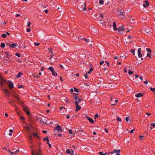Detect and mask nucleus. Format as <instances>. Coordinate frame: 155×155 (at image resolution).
I'll return each instance as SVG.
<instances>
[{
	"label": "nucleus",
	"instance_id": "26",
	"mask_svg": "<svg viewBox=\"0 0 155 155\" xmlns=\"http://www.w3.org/2000/svg\"><path fill=\"white\" fill-rule=\"evenodd\" d=\"M33 135L35 137H39L38 136V133H33Z\"/></svg>",
	"mask_w": 155,
	"mask_h": 155
},
{
	"label": "nucleus",
	"instance_id": "10",
	"mask_svg": "<svg viewBox=\"0 0 155 155\" xmlns=\"http://www.w3.org/2000/svg\"><path fill=\"white\" fill-rule=\"evenodd\" d=\"M86 117L91 124H93L94 123V120L91 118H90L87 116H86Z\"/></svg>",
	"mask_w": 155,
	"mask_h": 155
},
{
	"label": "nucleus",
	"instance_id": "54",
	"mask_svg": "<svg viewBox=\"0 0 155 155\" xmlns=\"http://www.w3.org/2000/svg\"><path fill=\"white\" fill-rule=\"evenodd\" d=\"M130 22H131V23H132L133 22L131 21V20H132V21H134V19L133 18H132V17H131L130 18Z\"/></svg>",
	"mask_w": 155,
	"mask_h": 155
},
{
	"label": "nucleus",
	"instance_id": "39",
	"mask_svg": "<svg viewBox=\"0 0 155 155\" xmlns=\"http://www.w3.org/2000/svg\"><path fill=\"white\" fill-rule=\"evenodd\" d=\"M71 152L70 153V155H74V151L72 149H71Z\"/></svg>",
	"mask_w": 155,
	"mask_h": 155
},
{
	"label": "nucleus",
	"instance_id": "34",
	"mask_svg": "<svg viewBox=\"0 0 155 155\" xmlns=\"http://www.w3.org/2000/svg\"><path fill=\"white\" fill-rule=\"evenodd\" d=\"M99 153L101 155H104L106 154V153H104L103 152H100Z\"/></svg>",
	"mask_w": 155,
	"mask_h": 155
},
{
	"label": "nucleus",
	"instance_id": "29",
	"mask_svg": "<svg viewBox=\"0 0 155 155\" xmlns=\"http://www.w3.org/2000/svg\"><path fill=\"white\" fill-rule=\"evenodd\" d=\"M2 36L3 38H5L7 37V35L6 34L4 33L2 35Z\"/></svg>",
	"mask_w": 155,
	"mask_h": 155
},
{
	"label": "nucleus",
	"instance_id": "33",
	"mask_svg": "<svg viewBox=\"0 0 155 155\" xmlns=\"http://www.w3.org/2000/svg\"><path fill=\"white\" fill-rule=\"evenodd\" d=\"M66 153H67L69 154L71 153L69 149H67L66 151Z\"/></svg>",
	"mask_w": 155,
	"mask_h": 155
},
{
	"label": "nucleus",
	"instance_id": "11",
	"mask_svg": "<svg viewBox=\"0 0 155 155\" xmlns=\"http://www.w3.org/2000/svg\"><path fill=\"white\" fill-rule=\"evenodd\" d=\"M81 6H82V7H83L84 6V8L83 9H82L81 8V7L80 6H79V10H81V11H84L85 10H86V5H85V3H84V4H83V6H82L81 5Z\"/></svg>",
	"mask_w": 155,
	"mask_h": 155
},
{
	"label": "nucleus",
	"instance_id": "15",
	"mask_svg": "<svg viewBox=\"0 0 155 155\" xmlns=\"http://www.w3.org/2000/svg\"><path fill=\"white\" fill-rule=\"evenodd\" d=\"M22 75H23V73L22 72H20L18 73L17 75L16 76V77L18 78H20L21 76Z\"/></svg>",
	"mask_w": 155,
	"mask_h": 155
},
{
	"label": "nucleus",
	"instance_id": "18",
	"mask_svg": "<svg viewBox=\"0 0 155 155\" xmlns=\"http://www.w3.org/2000/svg\"><path fill=\"white\" fill-rule=\"evenodd\" d=\"M43 141H49V140L48 139V137H46L45 138H44L43 139Z\"/></svg>",
	"mask_w": 155,
	"mask_h": 155
},
{
	"label": "nucleus",
	"instance_id": "3",
	"mask_svg": "<svg viewBox=\"0 0 155 155\" xmlns=\"http://www.w3.org/2000/svg\"><path fill=\"white\" fill-rule=\"evenodd\" d=\"M75 104L76 106V109L75 111H78L79 110L81 109V108L80 106H79L78 104V102L75 101Z\"/></svg>",
	"mask_w": 155,
	"mask_h": 155
},
{
	"label": "nucleus",
	"instance_id": "6",
	"mask_svg": "<svg viewBox=\"0 0 155 155\" xmlns=\"http://www.w3.org/2000/svg\"><path fill=\"white\" fill-rule=\"evenodd\" d=\"M23 110L25 112H26L27 115H30V111L26 107H24L23 108Z\"/></svg>",
	"mask_w": 155,
	"mask_h": 155
},
{
	"label": "nucleus",
	"instance_id": "36",
	"mask_svg": "<svg viewBox=\"0 0 155 155\" xmlns=\"http://www.w3.org/2000/svg\"><path fill=\"white\" fill-rule=\"evenodd\" d=\"M99 3L100 4H102L104 3V2L103 0H99Z\"/></svg>",
	"mask_w": 155,
	"mask_h": 155
},
{
	"label": "nucleus",
	"instance_id": "23",
	"mask_svg": "<svg viewBox=\"0 0 155 155\" xmlns=\"http://www.w3.org/2000/svg\"><path fill=\"white\" fill-rule=\"evenodd\" d=\"M93 68H91L89 70V71L88 72V73L89 74H91V72H92V71H93Z\"/></svg>",
	"mask_w": 155,
	"mask_h": 155
},
{
	"label": "nucleus",
	"instance_id": "43",
	"mask_svg": "<svg viewBox=\"0 0 155 155\" xmlns=\"http://www.w3.org/2000/svg\"><path fill=\"white\" fill-rule=\"evenodd\" d=\"M147 56L148 57H149L150 58H151V55L150 54H149V53H148L147 54Z\"/></svg>",
	"mask_w": 155,
	"mask_h": 155
},
{
	"label": "nucleus",
	"instance_id": "17",
	"mask_svg": "<svg viewBox=\"0 0 155 155\" xmlns=\"http://www.w3.org/2000/svg\"><path fill=\"white\" fill-rule=\"evenodd\" d=\"M74 99L75 100V101L76 100H78L77 98H78V95L77 94H75V93H74Z\"/></svg>",
	"mask_w": 155,
	"mask_h": 155
},
{
	"label": "nucleus",
	"instance_id": "60",
	"mask_svg": "<svg viewBox=\"0 0 155 155\" xmlns=\"http://www.w3.org/2000/svg\"><path fill=\"white\" fill-rule=\"evenodd\" d=\"M84 77L85 78H88V77L87 76V73H86V74H85V76H84Z\"/></svg>",
	"mask_w": 155,
	"mask_h": 155
},
{
	"label": "nucleus",
	"instance_id": "57",
	"mask_svg": "<svg viewBox=\"0 0 155 155\" xmlns=\"http://www.w3.org/2000/svg\"><path fill=\"white\" fill-rule=\"evenodd\" d=\"M138 52H141V48H139L138 50Z\"/></svg>",
	"mask_w": 155,
	"mask_h": 155
},
{
	"label": "nucleus",
	"instance_id": "35",
	"mask_svg": "<svg viewBox=\"0 0 155 155\" xmlns=\"http://www.w3.org/2000/svg\"><path fill=\"white\" fill-rule=\"evenodd\" d=\"M15 55L18 57H20V53H16V54H15Z\"/></svg>",
	"mask_w": 155,
	"mask_h": 155
},
{
	"label": "nucleus",
	"instance_id": "45",
	"mask_svg": "<svg viewBox=\"0 0 155 155\" xmlns=\"http://www.w3.org/2000/svg\"><path fill=\"white\" fill-rule=\"evenodd\" d=\"M98 115L97 114H96L94 117L95 119H96V118H98Z\"/></svg>",
	"mask_w": 155,
	"mask_h": 155
},
{
	"label": "nucleus",
	"instance_id": "58",
	"mask_svg": "<svg viewBox=\"0 0 155 155\" xmlns=\"http://www.w3.org/2000/svg\"><path fill=\"white\" fill-rule=\"evenodd\" d=\"M135 130V129H133L131 130V131H130V133H134V131Z\"/></svg>",
	"mask_w": 155,
	"mask_h": 155
},
{
	"label": "nucleus",
	"instance_id": "22",
	"mask_svg": "<svg viewBox=\"0 0 155 155\" xmlns=\"http://www.w3.org/2000/svg\"><path fill=\"white\" fill-rule=\"evenodd\" d=\"M0 46L2 48H3L5 46V44L3 43H1Z\"/></svg>",
	"mask_w": 155,
	"mask_h": 155
},
{
	"label": "nucleus",
	"instance_id": "1",
	"mask_svg": "<svg viewBox=\"0 0 155 155\" xmlns=\"http://www.w3.org/2000/svg\"><path fill=\"white\" fill-rule=\"evenodd\" d=\"M117 14L118 15L121 16V18H124V12H121L120 10L117 12Z\"/></svg>",
	"mask_w": 155,
	"mask_h": 155
},
{
	"label": "nucleus",
	"instance_id": "7",
	"mask_svg": "<svg viewBox=\"0 0 155 155\" xmlns=\"http://www.w3.org/2000/svg\"><path fill=\"white\" fill-rule=\"evenodd\" d=\"M54 130H57L58 131H62V129L61 127L59 125H58L54 128Z\"/></svg>",
	"mask_w": 155,
	"mask_h": 155
},
{
	"label": "nucleus",
	"instance_id": "21",
	"mask_svg": "<svg viewBox=\"0 0 155 155\" xmlns=\"http://www.w3.org/2000/svg\"><path fill=\"white\" fill-rule=\"evenodd\" d=\"M52 74L54 76H58V74L57 72L55 71L53 72L52 73Z\"/></svg>",
	"mask_w": 155,
	"mask_h": 155
},
{
	"label": "nucleus",
	"instance_id": "44",
	"mask_svg": "<svg viewBox=\"0 0 155 155\" xmlns=\"http://www.w3.org/2000/svg\"><path fill=\"white\" fill-rule=\"evenodd\" d=\"M84 40H85L86 43H88L89 42V40L87 38H84Z\"/></svg>",
	"mask_w": 155,
	"mask_h": 155
},
{
	"label": "nucleus",
	"instance_id": "16",
	"mask_svg": "<svg viewBox=\"0 0 155 155\" xmlns=\"http://www.w3.org/2000/svg\"><path fill=\"white\" fill-rule=\"evenodd\" d=\"M13 97L15 98H16L17 100L18 101H20L19 100V97H18V95H17V94H14L13 95Z\"/></svg>",
	"mask_w": 155,
	"mask_h": 155
},
{
	"label": "nucleus",
	"instance_id": "28",
	"mask_svg": "<svg viewBox=\"0 0 155 155\" xmlns=\"http://www.w3.org/2000/svg\"><path fill=\"white\" fill-rule=\"evenodd\" d=\"M147 51L149 53H151V49L150 48H147Z\"/></svg>",
	"mask_w": 155,
	"mask_h": 155
},
{
	"label": "nucleus",
	"instance_id": "5",
	"mask_svg": "<svg viewBox=\"0 0 155 155\" xmlns=\"http://www.w3.org/2000/svg\"><path fill=\"white\" fill-rule=\"evenodd\" d=\"M0 78L2 80V81L0 82V85L2 87L3 86L4 84V83H3V82L4 81V83H6L7 81L6 80H4L3 78H2V77L1 75H0Z\"/></svg>",
	"mask_w": 155,
	"mask_h": 155
},
{
	"label": "nucleus",
	"instance_id": "50",
	"mask_svg": "<svg viewBox=\"0 0 155 155\" xmlns=\"http://www.w3.org/2000/svg\"><path fill=\"white\" fill-rule=\"evenodd\" d=\"M31 23L30 22H28V27L29 28H30V25L31 24Z\"/></svg>",
	"mask_w": 155,
	"mask_h": 155
},
{
	"label": "nucleus",
	"instance_id": "47",
	"mask_svg": "<svg viewBox=\"0 0 155 155\" xmlns=\"http://www.w3.org/2000/svg\"><path fill=\"white\" fill-rule=\"evenodd\" d=\"M104 63V61H101L100 62V64L101 65H102Z\"/></svg>",
	"mask_w": 155,
	"mask_h": 155
},
{
	"label": "nucleus",
	"instance_id": "51",
	"mask_svg": "<svg viewBox=\"0 0 155 155\" xmlns=\"http://www.w3.org/2000/svg\"><path fill=\"white\" fill-rule=\"evenodd\" d=\"M128 73L129 74H133V72L130 71H128Z\"/></svg>",
	"mask_w": 155,
	"mask_h": 155
},
{
	"label": "nucleus",
	"instance_id": "48",
	"mask_svg": "<svg viewBox=\"0 0 155 155\" xmlns=\"http://www.w3.org/2000/svg\"><path fill=\"white\" fill-rule=\"evenodd\" d=\"M118 29H122L123 30H125V28H124V27L123 26H121L119 28H118Z\"/></svg>",
	"mask_w": 155,
	"mask_h": 155
},
{
	"label": "nucleus",
	"instance_id": "49",
	"mask_svg": "<svg viewBox=\"0 0 155 155\" xmlns=\"http://www.w3.org/2000/svg\"><path fill=\"white\" fill-rule=\"evenodd\" d=\"M40 45V43L35 42L34 43V45L35 46H38Z\"/></svg>",
	"mask_w": 155,
	"mask_h": 155
},
{
	"label": "nucleus",
	"instance_id": "19",
	"mask_svg": "<svg viewBox=\"0 0 155 155\" xmlns=\"http://www.w3.org/2000/svg\"><path fill=\"white\" fill-rule=\"evenodd\" d=\"M118 32L120 34H122L124 31H125L124 30H123L122 29H118Z\"/></svg>",
	"mask_w": 155,
	"mask_h": 155
},
{
	"label": "nucleus",
	"instance_id": "52",
	"mask_svg": "<svg viewBox=\"0 0 155 155\" xmlns=\"http://www.w3.org/2000/svg\"><path fill=\"white\" fill-rule=\"evenodd\" d=\"M20 119L22 121H23V120H25V118L23 117H21L20 118Z\"/></svg>",
	"mask_w": 155,
	"mask_h": 155
},
{
	"label": "nucleus",
	"instance_id": "46",
	"mask_svg": "<svg viewBox=\"0 0 155 155\" xmlns=\"http://www.w3.org/2000/svg\"><path fill=\"white\" fill-rule=\"evenodd\" d=\"M6 54L7 56V57H8V56H11V55H9L8 54V52H6L5 53Z\"/></svg>",
	"mask_w": 155,
	"mask_h": 155
},
{
	"label": "nucleus",
	"instance_id": "62",
	"mask_svg": "<svg viewBox=\"0 0 155 155\" xmlns=\"http://www.w3.org/2000/svg\"><path fill=\"white\" fill-rule=\"evenodd\" d=\"M148 81H144V83L145 84H147L148 83Z\"/></svg>",
	"mask_w": 155,
	"mask_h": 155
},
{
	"label": "nucleus",
	"instance_id": "59",
	"mask_svg": "<svg viewBox=\"0 0 155 155\" xmlns=\"http://www.w3.org/2000/svg\"><path fill=\"white\" fill-rule=\"evenodd\" d=\"M21 15L19 14H17L15 15L16 17H18L20 16Z\"/></svg>",
	"mask_w": 155,
	"mask_h": 155
},
{
	"label": "nucleus",
	"instance_id": "53",
	"mask_svg": "<svg viewBox=\"0 0 155 155\" xmlns=\"http://www.w3.org/2000/svg\"><path fill=\"white\" fill-rule=\"evenodd\" d=\"M22 87H23V86L22 85H19L18 86V88H21Z\"/></svg>",
	"mask_w": 155,
	"mask_h": 155
},
{
	"label": "nucleus",
	"instance_id": "40",
	"mask_svg": "<svg viewBox=\"0 0 155 155\" xmlns=\"http://www.w3.org/2000/svg\"><path fill=\"white\" fill-rule=\"evenodd\" d=\"M8 152H9V153H10L12 155H13V154H15V152H12L11 151H10L9 150H8Z\"/></svg>",
	"mask_w": 155,
	"mask_h": 155
},
{
	"label": "nucleus",
	"instance_id": "56",
	"mask_svg": "<svg viewBox=\"0 0 155 155\" xmlns=\"http://www.w3.org/2000/svg\"><path fill=\"white\" fill-rule=\"evenodd\" d=\"M140 139L143 140V136H140Z\"/></svg>",
	"mask_w": 155,
	"mask_h": 155
},
{
	"label": "nucleus",
	"instance_id": "12",
	"mask_svg": "<svg viewBox=\"0 0 155 155\" xmlns=\"http://www.w3.org/2000/svg\"><path fill=\"white\" fill-rule=\"evenodd\" d=\"M113 27H114V29L115 31H117V30H118V28H117L116 26V22L115 21H114L113 22Z\"/></svg>",
	"mask_w": 155,
	"mask_h": 155
},
{
	"label": "nucleus",
	"instance_id": "42",
	"mask_svg": "<svg viewBox=\"0 0 155 155\" xmlns=\"http://www.w3.org/2000/svg\"><path fill=\"white\" fill-rule=\"evenodd\" d=\"M117 120L118 121L121 122V119L120 117H118L117 118Z\"/></svg>",
	"mask_w": 155,
	"mask_h": 155
},
{
	"label": "nucleus",
	"instance_id": "27",
	"mask_svg": "<svg viewBox=\"0 0 155 155\" xmlns=\"http://www.w3.org/2000/svg\"><path fill=\"white\" fill-rule=\"evenodd\" d=\"M150 90L152 91L153 92H155V88H152L151 87H150Z\"/></svg>",
	"mask_w": 155,
	"mask_h": 155
},
{
	"label": "nucleus",
	"instance_id": "37",
	"mask_svg": "<svg viewBox=\"0 0 155 155\" xmlns=\"http://www.w3.org/2000/svg\"><path fill=\"white\" fill-rule=\"evenodd\" d=\"M69 133L70 134H73V132L72 131V130L71 129H70L68 130Z\"/></svg>",
	"mask_w": 155,
	"mask_h": 155
},
{
	"label": "nucleus",
	"instance_id": "31",
	"mask_svg": "<svg viewBox=\"0 0 155 155\" xmlns=\"http://www.w3.org/2000/svg\"><path fill=\"white\" fill-rule=\"evenodd\" d=\"M104 16V15L102 14H100V16L99 17V18H101V19H102L103 18V17Z\"/></svg>",
	"mask_w": 155,
	"mask_h": 155
},
{
	"label": "nucleus",
	"instance_id": "41",
	"mask_svg": "<svg viewBox=\"0 0 155 155\" xmlns=\"http://www.w3.org/2000/svg\"><path fill=\"white\" fill-rule=\"evenodd\" d=\"M37 155H41V153L40 150L36 152Z\"/></svg>",
	"mask_w": 155,
	"mask_h": 155
},
{
	"label": "nucleus",
	"instance_id": "30",
	"mask_svg": "<svg viewBox=\"0 0 155 155\" xmlns=\"http://www.w3.org/2000/svg\"><path fill=\"white\" fill-rule=\"evenodd\" d=\"M48 69L50 70L51 71L54 70V68L52 66H51V67H50L49 68H48Z\"/></svg>",
	"mask_w": 155,
	"mask_h": 155
},
{
	"label": "nucleus",
	"instance_id": "61",
	"mask_svg": "<svg viewBox=\"0 0 155 155\" xmlns=\"http://www.w3.org/2000/svg\"><path fill=\"white\" fill-rule=\"evenodd\" d=\"M146 114H147V115H148V116H150V115H151V113H148V112L146 113Z\"/></svg>",
	"mask_w": 155,
	"mask_h": 155
},
{
	"label": "nucleus",
	"instance_id": "13",
	"mask_svg": "<svg viewBox=\"0 0 155 155\" xmlns=\"http://www.w3.org/2000/svg\"><path fill=\"white\" fill-rule=\"evenodd\" d=\"M143 96V94L141 93L137 94L135 95V96L137 97H139Z\"/></svg>",
	"mask_w": 155,
	"mask_h": 155
},
{
	"label": "nucleus",
	"instance_id": "4",
	"mask_svg": "<svg viewBox=\"0 0 155 155\" xmlns=\"http://www.w3.org/2000/svg\"><path fill=\"white\" fill-rule=\"evenodd\" d=\"M8 82H9V83L8 84V85L9 88L11 89L13 88L14 86L13 84L12 83V81H8Z\"/></svg>",
	"mask_w": 155,
	"mask_h": 155
},
{
	"label": "nucleus",
	"instance_id": "2",
	"mask_svg": "<svg viewBox=\"0 0 155 155\" xmlns=\"http://www.w3.org/2000/svg\"><path fill=\"white\" fill-rule=\"evenodd\" d=\"M8 45L9 47L12 48H15V47L18 46V44L17 43H13L12 44L9 43L6 45Z\"/></svg>",
	"mask_w": 155,
	"mask_h": 155
},
{
	"label": "nucleus",
	"instance_id": "20",
	"mask_svg": "<svg viewBox=\"0 0 155 155\" xmlns=\"http://www.w3.org/2000/svg\"><path fill=\"white\" fill-rule=\"evenodd\" d=\"M29 142L30 143H32V139L31 136H30L29 137Z\"/></svg>",
	"mask_w": 155,
	"mask_h": 155
},
{
	"label": "nucleus",
	"instance_id": "24",
	"mask_svg": "<svg viewBox=\"0 0 155 155\" xmlns=\"http://www.w3.org/2000/svg\"><path fill=\"white\" fill-rule=\"evenodd\" d=\"M130 52H131L132 53L133 55L135 54V53H134L135 50L134 49H131V50L130 51Z\"/></svg>",
	"mask_w": 155,
	"mask_h": 155
},
{
	"label": "nucleus",
	"instance_id": "25",
	"mask_svg": "<svg viewBox=\"0 0 155 155\" xmlns=\"http://www.w3.org/2000/svg\"><path fill=\"white\" fill-rule=\"evenodd\" d=\"M138 57L140 58H141L142 57V54L141 52H138Z\"/></svg>",
	"mask_w": 155,
	"mask_h": 155
},
{
	"label": "nucleus",
	"instance_id": "8",
	"mask_svg": "<svg viewBox=\"0 0 155 155\" xmlns=\"http://www.w3.org/2000/svg\"><path fill=\"white\" fill-rule=\"evenodd\" d=\"M2 90L5 92L6 95H9L10 94V92L7 89H3Z\"/></svg>",
	"mask_w": 155,
	"mask_h": 155
},
{
	"label": "nucleus",
	"instance_id": "38",
	"mask_svg": "<svg viewBox=\"0 0 155 155\" xmlns=\"http://www.w3.org/2000/svg\"><path fill=\"white\" fill-rule=\"evenodd\" d=\"M74 90L75 92H78L79 90H78V89H77L75 87H74Z\"/></svg>",
	"mask_w": 155,
	"mask_h": 155
},
{
	"label": "nucleus",
	"instance_id": "55",
	"mask_svg": "<svg viewBox=\"0 0 155 155\" xmlns=\"http://www.w3.org/2000/svg\"><path fill=\"white\" fill-rule=\"evenodd\" d=\"M150 125L152 126H153V127H154V126H155V124L154 123L151 124Z\"/></svg>",
	"mask_w": 155,
	"mask_h": 155
},
{
	"label": "nucleus",
	"instance_id": "64",
	"mask_svg": "<svg viewBox=\"0 0 155 155\" xmlns=\"http://www.w3.org/2000/svg\"><path fill=\"white\" fill-rule=\"evenodd\" d=\"M83 132V131L82 130H80L79 131V132L80 133V134H81L82 132Z\"/></svg>",
	"mask_w": 155,
	"mask_h": 155
},
{
	"label": "nucleus",
	"instance_id": "63",
	"mask_svg": "<svg viewBox=\"0 0 155 155\" xmlns=\"http://www.w3.org/2000/svg\"><path fill=\"white\" fill-rule=\"evenodd\" d=\"M25 128L27 130H29V128L28 127V126H26V127H25Z\"/></svg>",
	"mask_w": 155,
	"mask_h": 155
},
{
	"label": "nucleus",
	"instance_id": "14",
	"mask_svg": "<svg viewBox=\"0 0 155 155\" xmlns=\"http://www.w3.org/2000/svg\"><path fill=\"white\" fill-rule=\"evenodd\" d=\"M120 150H114L112 152V153H120Z\"/></svg>",
	"mask_w": 155,
	"mask_h": 155
},
{
	"label": "nucleus",
	"instance_id": "9",
	"mask_svg": "<svg viewBox=\"0 0 155 155\" xmlns=\"http://www.w3.org/2000/svg\"><path fill=\"white\" fill-rule=\"evenodd\" d=\"M143 2L144 4L143 5V6L144 7L146 8L149 6V3L147 1H145Z\"/></svg>",
	"mask_w": 155,
	"mask_h": 155
},
{
	"label": "nucleus",
	"instance_id": "32",
	"mask_svg": "<svg viewBox=\"0 0 155 155\" xmlns=\"http://www.w3.org/2000/svg\"><path fill=\"white\" fill-rule=\"evenodd\" d=\"M82 99H78L77 100H76L75 101L78 102V103L81 101Z\"/></svg>",
	"mask_w": 155,
	"mask_h": 155
}]
</instances>
